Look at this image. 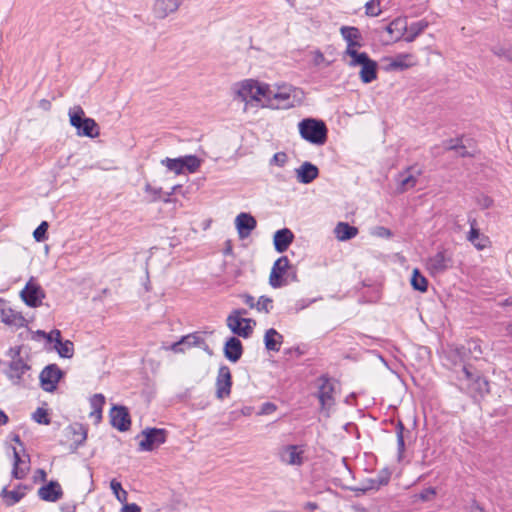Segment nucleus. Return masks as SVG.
Wrapping results in <instances>:
<instances>
[{"label":"nucleus","instance_id":"obj_44","mask_svg":"<svg viewBox=\"0 0 512 512\" xmlns=\"http://www.w3.org/2000/svg\"><path fill=\"white\" fill-rule=\"evenodd\" d=\"M365 13L368 16H378L381 13L380 9V1L379 0H370L365 4Z\"/></svg>","mask_w":512,"mask_h":512},{"label":"nucleus","instance_id":"obj_43","mask_svg":"<svg viewBox=\"0 0 512 512\" xmlns=\"http://www.w3.org/2000/svg\"><path fill=\"white\" fill-rule=\"evenodd\" d=\"M32 419L38 424L48 425L50 424V419L48 417V412L44 408H37L36 411L32 414Z\"/></svg>","mask_w":512,"mask_h":512},{"label":"nucleus","instance_id":"obj_61","mask_svg":"<svg viewBox=\"0 0 512 512\" xmlns=\"http://www.w3.org/2000/svg\"><path fill=\"white\" fill-rule=\"evenodd\" d=\"M247 311L245 309H235L229 315H237L238 317H243L246 315Z\"/></svg>","mask_w":512,"mask_h":512},{"label":"nucleus","instance_id":"obj_6","mask_svg":"<svg viewBox=\"0 0 512 512\" xmlns=\"http://www.w3.org/2000/svg\"><path fill=\"white\" fill-rule=\"evenodd\" d=\"M459 381L467 389L473 397L480 396L489 392L488 381L481 377L479 374H475L467 366H463L461 373L458 377Z\"/></svg>","mask_w":512,"mask_h":512},{"label":"nucleus","instance_id":"obj_52","mask_svg":"<svg viewBox=\"0 0 512 512\" xmlns=\"http://www.w3.org/2000/svg\"><path fill=\"white\" fill-rule=\"evenodd\" d=\"M317 300H318L317 298L298 300L295 304V309L297 312L301 311V310L309 307L312 303L316 302Z\"/></svg>","mask_w":512,"mask_h":512},{"label":"nucleus","instance_id":"obj_20","mask_svg":"<svg viewBox=\"0 0 512 512\" xmlns=\"http://www.w3.org/2000/svg\"><path fill=\"white\" fill-rule=\"evenodd\" d=\"M111 425L119 431H127L131 421L128 410L123 406H114L110 411Z\"/></svg>","mask_w":512,"mask_h":512},{"label":"nucleus","instance_id":"obj_7","mask_svg":"<svg viewBox=\"0 0 512 512\" xmlns=\"http://www.w3.org/2000/svg\"><path fill=\"white\" fill-rule=\"evenodd\" d=\"M350 67L361 66L359 72L360 79L363 83L368 84L377 78V62L372 60L365 52L348 62Z\"/></svg>","mask_w":512,"mask_h":512},{"label":"nucleus","instance_id":"obj_58","mask_svg":"<svg viewBox=\"0 0 512 512\" xmlns=\"http://www.w3.org/2000/svg\"><path fill=\"white\" fill-rule=\"evenodd\" d=\"M121 512H141V508L135 503L125 504L121 508Z\"/></svg>","mask_w":512,"mask_h":512},{"label":"nucleus","instance_id":"obj_27","mask_svg":"<svg viewBox=\"0 0 512 512\" xmlns=\"http://www.w3.org/2000/svg\"><path fill=\"white\" fill-rule=\"evenodd\" d=\"M38 495L44 501L56 502L62 497L63 492L58 482L51 481L47 485L39 488Z\"/></svg>","mask_w":512,"mask_h":512},{"label":"nucleus","instance_id":"obj_3","mask_svg":"<svg viewBox=\"0 0 512 512\" xmlns=\"http://www.w3.org/2000/svg\"><path fill=\"white\" fill-rule=\"evenodd\" d=\"M70 125L76 129L80 137L96 138L100 135V128L96 121L86 117L80 106H74L68 111Z\"/></svg>","mask_w":512,"mask_h":512},{"label":"nucleus","instance_id":"obj_14","mask_svg":"<svg viewBox=\"0 0 512 512\" xmlns=\"http://www.w3.org/2000/svg\"><path fill=\"white\" fill-rule=\"evenodd\" d=\"M226 323L231 332L239 337L248 338L253 332L256 322L253 319L228 315Z\"/></svg>","mask_w":512,"mask_h":512},{"label":"nucleus","instance_id":"obj_11","mask_svg":"<svg viewBox=\"0 0 512 512\" xmlns=\"http://www.w3.org/2000/svg\"><path fill=\"white\" fill-rule=\"evenodd\" d=\"M22 301L29 307H39L45 298V292L41 286L31 278L20 292Z\"/></svg>","mask_w":512,"mask_h":512},{"label":"nucleus","instance_id":"obj_18","mask_svg":"<svg viewBox=\"0 0 512 512\" xmlns=\"http://www.w3.org/2000/svg\"><path fill=\"white\" fill-rule=\"evenodd\" d=\"M13 451V469L12 476L15 479H23L26 477L30 469V457L24 451L21 454L16 447L12 448Z\"/></svg>","mask_w":512,"mask_h":512},{"label":"nucleus","instance_id":"obj_28","mask_svg":"<svg viewBox=\"0 0 512 512\" xmlns=\"http://www.w3.org/2000/svg\"><path fill=\"white\" fill-rule=\"evenodd\" d=\"M201 343H203V339L200 336L197 334H189L183 336L178 342H175L169 347H166V349H169L175 353H183L185 348L199 346Z\"/></svg>","mask_w":512,"mask_h":512},{"label":"nucleus","instance_id":"obj_40","mask_svg":"<svg viewBox=\"0 0 512 512\" xmlns=\"http://www.w3.org/2000/svg\"><path fill=\"white\" fill-rule=\"evenodd\" d=\"M161 164L165 166L169 171L180 175L183 172L182 158H165L161 160Z\"/></svg>","mask_w":512,"mask_h":512},{"label":"nucleus","instance_id":"obj_57","mask_svg":"<svg viewBox=\"0 0 512 512\" xmlns=\"http://www.w3.org/2000/svg\"><path fill=\"white\" fill-rule=\"evenodd\" d=\"M276 410V405L270 402H266L262 405L260 414H270Z\"/></svg>","mask_w":512,"mask_h":512},{"label":"nucleus","instance_id":"obj_48","mask_svg":"<svg viewBox=\"0 0 512 512\" xmlns=\"http://www.w3.org/2000/svg\"><path fill=\"white\" fill-rule=\"evenodd\" d=\"M48 229V223L43 221L33 232V236L37 242L44 241L46 239V232Z\"/></svg>","mask_w":512,"mask_h":512},{"label":"nucleus","instance_id":"obj_55","mask_svg":"<svg viewBox=\"0 0 512 512\" xmlns=\"http://www.w3.org/2000/svg\"><path fill=\"white\" fill-rule=\"evenodd\" d=\"M326 61L323 53L319 50L313 52V63L317 66L323 64Z\"/></svg>","mask_w":512,"mask_h":512},{"label":"nucleus","instance_id":"obj_33","mask_svg":"<svg viewBox=\"0 0 512 512\" xmlns=\"http://www.w3.org/2000/svg\"><path fill=\"white\" fill-rule=\"evenodd\" d=\"M428 25V21L424 19L413 22L410 24V26L407 25V30L405 31L407 33L405 36V41L413 42L417 36H419L428 27Z\"/></svg>","mask_w":512,"mask_h":512},{"label":"nucleus","instance_id":"obj_53","mask_svg":"<svg viewBox=\"0 0 512 512\" xmlns=\"http://www.w3.org/2000/svg\"><path fill=\"white\" fill-rule=\"evenodd\" d=\"M435 495H436V490H435V488L429 487V488L424 489V490L419 494V498H420L422 501H429V500H431Z\"/></svg>","mask_w":512,"mask_h":512},{"label":"nucleus","instance_id":"obj_1","mask_svg":"<svg viewBox=\"0 0 512 512\" xmlns=\"http://www.w3.org/2000/svg\"><path fill=\"white\" fill-rule=\"evenodd\" d=\"M234 100L245 103V106L265 107L267 84L255 79H244L231 87Z\"/></svg>","mask_w":512,"mask_h":512},{"label":"nucleus","instance_id":"obj_4","mask_svg":"<svg viewBox=\"0 0 512 512\" xmlns=\"http://www.w3.org/2000/svg\"><path fill=\"white\" fill-rule=\"evenodd\" d=\"M300 136L313 145H323L327 140V127L322 120L305 118L298 123Z\"/></svg>","mask_w":512,"mask_h":512},{"label":"nucleus","instance_id":"obj_30","mask_svg":"<svg viewBox=\"0 0 512 512\" xmlns=\"http://www.w3.org/2000/svg\"><path fill=\"white\" fill-rule=\"evenodd\" d=\"M283 343V336L274 328H270L265 332L264 344L268 351L278 352Z\"/></svg>","mask_w":512,"mask_h":512},{"label":"nucleus","instance_id":"obj_16","mask_svg":"<svg viewBox=\"0 0 512 512\" xmlns=\"http://www.w3.org/2000/svg\"><path fill=\"white\" fill-rule=\"evenodd\" d=\"M422 174V170L418 166H410L403 172L399 173L396 181L398 184L397 190L400 193L414 188L418 182V178Z\"/></svg>","mask_w":512,"mask_h":512},{"label":"nucleus","instance_id":"obj_62","mask_svg":"<svg viewBox=\"0 0 512 512\" xmlns=\"http://www.w3.org/2000/svg\"><path fill=\"white\" fill-rule=\"evenodd\" d=\"M8 416L0 409V426L7 424Z\"/></svg>","mask_w":512,"mask_h":512},{"label":"nucleus","instance_id":"obj_29","mask_svg":"<svg viewBox=\"0 0 512 512\" xmlns=\"http://www.w3.org/2000/svg\"><path fill=\"white\" fill-rule=\"evenodd\" d=\"M243 353L241 341L236 337H230L224 345V355L231 362H237Z\"/></svg>","mask_w":512,"mask_h":512},{"label":"nucleus","instance_id":"obj_9","mask_svg":"<svg viewBox=\"0 0 512 512\" xmlns=\"http://www.w3.org/2000/svg\"><path fill=\"white\" fill-rule=\"evenodd\" d=\"M340 34L347 44L344 56H349L351 59H354L361 55L358 49L363 46V43L359 29L353 26H342L340 28Z\"/></svg>","mask_w":512,"mask_h":512},{"label":"nucleus","instance_id":"obj_49","mask_svg":"<svg viewBox=\"0 0 512 512\" xmlns=\"http://www.w3.org/2000/svg\"><path fill=\"white\" fill-rule=\"evenodd\" d=\"M403 431L404 426L402 423H399V425L397 426V445L400 455L403 453L405 447Z\"/></svg>","mask_w":512,"mask_h":512},{"label":"nucleus","instance_id":"obj_22","mask_svg":"<svg viewBox=\"0 0 512 512\" xmlns=\"http://www.w3.org/2000/svg\"><path fill=\"white\" fill-rule=\"evenodd\" d=\"M181 4L182 0H154L153 13L156 18L164 19L175 13Z\"/></svg>","mask_w":512,"mask_h":512},{"label":"nucleus","instance_id":"obj_45","mask_svg":"<svg viewBox=\"0 0 512 512\" xmlns=\"http://www.w3.org/2000/svg\"><path fill=\"white\" fill-rule=\"evenodd\" d=\"M475 202L481 209H489L493 206L494 200L486 194H479L475 197Z\"/></svg>","mask_w":512,"mask_h":512},{"label":"nucleus","instance_id":"obj_59","mask_svg":"<svg viewBox=\"0 0 512 512\" xmlns=\"http://www.w3.org/2000/svg\"><path fill=\"white\" fill-rule=\"evenodd\" d=\"M242 298L246 305H248L250 308H255L256 302H255L254 297H252L251 295L245 294L242 296Z\"/></svg>","mask_w":512,"mask_h":512},{"label":"nucleus","instance_id":"obj_13","mask_svg":"<svg viewBox=\"0 0 512 512\" xmlns=\"http://www.w3.org/2000/svg\"><path fill=\"white\" fill-rule=\"evenodd\" d=\"M64 372L56 364L47 365L40 373L41 388L46 392H54Z\"/></svg>","mask_w":512,"mask_h":512},{"label":"nucleus","instance_id":"obj_42","mask_svg":"<svg viewBox=\"0 0 512 512\" xmlns=\"http://www.w3.org/2000/svg\"><path fill=\"white\" fill-rule=\"evenodd\" d=\"M390 476L391 474L387 469L381 470L375 477L376 484L374 486H364L363 490H378L381 486L388 484Z\"/></svg>","mask_w":512,"mask_h":512},{"label":"nucleus","instance_id":"obj_56","mask_svg":"<svg viewBox=\"0 0 512 512\" xmlns=\"http://www.w3.org/2000/svg\"><path fill=\"white\" fill-rule=\"evenodd\" d=\"M57 340H62L61 338V332L59 330H52L48 335H47V341L52 343L54 342V344L57 343Z\"/></svg>","mask_w":512,"mask_h":512},{"label":"nucleus","instance_id":"obj_54","mask_svg":"<svg viewBox=\"0 0 512 512\" xmlns=\"http://www.w3.org/2000/svg\"><path fill=\"white\" fill-rule=\"evenodd\" d=\"M74 433L78 435V439L76 442L78 444H82L86 440V431L81 425H77L76 427L72 428Z\"/></svg>","mask_w":512,"mask_h":512},{"label":"nucleus","instance_id":"obj_46","mask_svg":"<svg viewBox=\"0 0 512 512\" xmlns=\"http://www.w3.org/2000/svg\"><path fill=\"white\" fill-rule=\"evenodd\" d=\"M255 308L259 312H265L268 313L270 309L272 308V300L266 296H261L258 301L256 302Z\"/></svg>","mask_w":512,"mask_h":512},{"label":"nucleus","instance_id":"obj_25","mask_svg":"<svg viewBox=\"0 0 512 512\" xmlns=\"http://www.w3.org/2000/svg\"><path fill=\"white\" fill-rule=\"evenodd\" d=\"M470 231L467 234V240L479 251L489 246V238L480 233L477 228L476 219L469 220Z\"/></svg>","mask_w":512,"mask_h":512},{"label":"nucleus","instance_id":"obj_64","mask_svg":"<svg viewBox=\"0 0 512 512\" xmlns=\"http://www.w3.org/2000/svg\"><path fill=\"white\" fill-rule=\"evenodd\" d=\"M12 440H13L14 442H16L19 446H21V447L23 446V444H22V442H21V440H20V437H19L18 435H14V436L12 437Z\"/></svg>","mask_w":512,"mask_h":512},{"label":"nucleus","instance_id":"obj_47","mask_svg":"<svg viewBox=\"0 0 512 512\" xmlns=\"http://www.w3.org/2000/svg\"><path fill=\"white\" fill-rule=\"evenodd\" d=\"M288 162V156L285 152H277L270 160V165L284 167Z\"/></svg>","mask_w":512,"mask_h":512},{"label":"nucleus","instance_id":"obj_37","mask_svg":"<svg viewBox=\"0 0 512 512\" xmlns=\"http://www.w3.org/2000/svg\"><path fill=\"white\" fill-rule=\"evenodd\" d=\"M411 286L413 289L420 291V292H426L428 288V281L427 279L420 273V271L415 268L412 272L411 280H410Z\"/></svg>","mask_w":512,"mask_h":512},{"label":"nucleus","instance_id":"obj_35","mask_svg":"<svg viewBox=\"0 0 512 512\" xmlns=\"http://www.w3.org/2000/svg\"><path fill=\"white\" fill-rule=\"evenodd\" d=\"M54 349L62 358H71L74 355V344L70 340H57Z\"/></svg>","mask_w":512,"mask_h":512},{"label":"nucleus","instance_id":"obj_50","mask_svg":"<svg viewBox=\"0 0 512 512\" xmlns=\"http://www.w3.org/2000/svg\"><path fill=\"white\" fill-rule=\"evenodd\" d=\"M495 54L508 61H512V45L496 50Z\"/></svg>","mask_w":512,"mask_h":512},{"label":"nucleus","instance_id":"obj_8","mask_svg":"<svg viewBox=\"0 0 512 512\" xmlns=\"http://www.w3.org/2000/svg\"><path fill=\"white\" fill-rule=\"evenodd\" d=\"M305 446L287 444L279 447L277 456L281 463L288 466H301L305 462Z\"/></svg>","mask_w":512,"mask_h":512},{"label":"nucleus","instance_id":"obj_10","mask_svg":"<svg viewBox=\"0 0 512 512\" xmlns=\"http://www.w3.org/2000/svg\"><path fill=\"white\" fill-rule=\"evenodd\" d=\"M167 432L160 428H146L142 431L139 450L152 451L165 443Z\"/></svg>","mask_w":512,"mask_h":512},{"label":"nucleus","instance_id":"obj_63","mask_svg":"<svg viewBox=\"0 0 512 512\" xmlns=\"http://www.w3.org/2000/svg\"><path fill=\"white\" fill-rule=\"evenodd\" d=\"M40 106H41L42 108H44V109H46V110H47V109H49V107H50V102H49V101H47V100H41V101H40Z\"/></svg>","mask_w":512,"mask_h":512},{"label":"nucleus","instance_id":"obj_12","mask_svg":"<svg viewBox=\"0 0 512 512\" xmlns=\"http://www.w3.org/2000/svg\"><path fill=\"white\" fill-rule=\"evenodd\" d=\"M0 321L6 326L14 329L22 328L26 325V319L21 312L13 309L11 305L0 298Z\"/></svg>","mask_w":512,"mask_h":512},{"label":"nucleus","instance_id":"obj_32","mask_svg":"<svg viewBox=\"0 0 512 512\" xmlns=\"http://www.w3.org/2000/svg\"><path fill=\"white\" fill-rule=\"evenodd\" d=\"M357 233L358 229L356 227L351 226L345 222H339L334 229L335 237L339 241L350 240L354 238L357 235Z\"/></svg>","mask_w":512,"mask_h":512},{"label":"nucleus","instance_id":"obj_2","mask_svg":"<svg viewBox=\"0 0 512 512\" xmlns=\"http://www.w3.org/2000/svg\"><path fill=\"white\" fill-rule=\"evenodd\" d=\"M301 94L302 92L299 89L289 84L275 86L267 84L265 107L272 109H289L295 107L301 102Z\"/></svg>","mask_w":512,"mask_h":512},{"label":"nucleus","instance_id":"obj_34","mask_svg":"<svg viewBox=\"0 0 512 512\" xmlns=\"http://www.w3.org/2000/svg\"><path fill=\"white\" fill-rule=\"evenodd\" d=\"M105 404V397L102 394H95L90 398L92 408L91 416L99 420L102 417V409Z\"/></svg>","mask_w":512,"mask_h":512},{"label":"nucleus","instance_id":"obj_15","mask_svg":"<svg viewBox=\"0 0 512 512\" xmlns=\"http://www.w3.org/2000/svg\"><path fill=\"white\" fill-rule=\"evenodd\" d=\"M334 391L335 386L332 381L326 378L320 379L318 399L321 404V410L327 417L330 416L331 409L335 404Z\"/></svg>","mask_w":512,"mask_h":512},{"label":"nucleus","instance_id":"obj_17","mask_svg":"<svg viewBox=\"0 0 512 512\" xmlns=\"http://www.w3.org/2000/svg\"><path fill=\"white\" fill-rule=\"evenodd\" d=\"M452 265L451 257L445 251H439L430 256L426 261V267L431 275H439L449 269Z\"/></svg>","mask_w":512,"mask_h":512},{"label":"nucleus","instance_id":"obj_23","mask_svg":"<svg viewBox=\"0 0 512 512\" xmlns=\"http://www.w3.org/2000/svg\"><path fill=\"white\" fill-rule=\"evenodd\" d=\"M257 222L249 213L242 212L235 218V226L240 238H246L256 228Z\"/></svg>","mask_w":512,"mask_h":512},{"label":"nucleus","instance_id":"obj_24","mask_svg":"<svg viewBox=\"0 0 512 512\" xmlns=\"http://www.w3.org/2000/svg\"><path fill=\"white\" fill-rule=\"evenodd\" d=\"M296 179L301 184L313 182L319 175V169L311 162H304L295 169Z\"/></svg>","mask_w":512,"mask_h":512},{"label":"nucleus","instance_id":"obj_39","mask_svg":"<svg viewBox=\"0 0 512 512\" xmlns=\"http://www.w3.org/2000/svg\"><path fill=\"white\" fill-rule=\"evenodd\" d=\"M183 172L188 171L189 173H195L201 166V160L195 155H186L181 157Z\"/></svg>","mask_w":512,"mask_h":512},{"label":"nucleus","instance_id":"obj_26","mask_svg":"<svg viewBox=\"0 0 512 512\" xmlns=\"http://www.w3.org/2000/svg\"><path fill=\"white\" fill-rule=\"evenodd\" d=\"M294 240L293 232L288 228L277 230L273 237L275 250L279 253L285 252Z\"/></svg>","mask_w":512,"mask_h":512},{"label":"nucleus","instance_id":"obj_36","mask_svg":"<svg viewBox=\"0 0 512 512\" xmlns=\"http://www.w3.org/2000/svg\"><path fill=\"white\" fill-rule=\"evenodd\" d=\"M413 65V56L410 54H399L390 63V68L403 70Z\"/></svg>","mask_w":512,"mask_h":512},{"label":"nucleus","instance_id":"obj_21","mask_svg":"<svg viewBox=\"0 0 512 512\" xmlns=\"http://www.w3.org/2000/svg\"><path fill=\"white\" fill-rule=\"evenodd\" d=\"M289 267V260L286 256L278 258L271 269L269 276V284L273 288H279L283 286V275Z\"/></svg>","mask_w":512,"mask_h":512},{"label":"nucleus","instance_id":"obj_5","mask_svg":"<svg viewBox=\"0 0 512 512\" xmlns=\"http://www.w3.org/2000/svg\"><path fill=\"white\" fill-rule=\"evenodd\" d=\"M10 353L12 354V359L5 374L12 384L21 385L26 381L30 366L20 357V347L11 349Z\"/></svg>","mask_w":512,"mask_h":512},{"label":"nucleus","instance_id":"obj_38","mask_svg":"<svg viewBox=\"0 0 512 512\" xmlns=\"http://www.w3.org/2000/svg\"><path fill=\"white\" fill-rule=\"evenodd\" d=\"M1 496L7 506H13L18 503L24 496V492L17 490L9 491L6 487H4L1 491Z\"/></svg>","mask_w":512,"mask_h":512},{"label":"nucleus","instance_id":"obj_19","mask_svg":"<svg viewBox=\"0 0 512 512\" xmlns=\"http://www.w3.org/2000/svg\"><path fill=\"white\" fill-rule=\"evenodd\" d=\"M232 378L228 366H221L216 379V395L219 399L228 397L231 392Z\"/></svg>","mask_w":512,"mask_h":512},{"label":"nucleus","instance_id":"obj_31","mask_svg":"<svg viewBox=\"0 0 512 512\" xmlns=\"http://www.w3.org/2000/svg\"><path fill=\"white\" fill-rule=\"evenodd\" d=\"M385 30L391 36V39L397 41L407 30V21L405 18H396L386 26Z\"/></svg>","mask_w":512,"mask_h":512},{"label":"nucleus","instance_id":"obj_60","mask_svg":"<svg viewBox=\"0 0 512 512\" xmlns=\"http://www.w3.org/2000/svg\"><path fill=\"white\" fill-rule=\"evenodd\" d=\"M376 234L380 237H390L392 235L391 231L385 227H377Z\"/></svg>","mask_w":512,"mask_h":512},{"label":"nucleus","instance_id":"obj_41","mask_svg":"<svg viewBox=\"0 0 512 512\" xmlns=\"http://www.w3.org/2000/svg\"><path fill=\"white\" fill-rule=\"evenodd\" d=\"M110 488H111L114 496L120 503L127 502L128 493L126 490H124L122 488V485L119 481H117L116 479H112L110 482Z\"/></svg>","mask_w":512,"mask_h":512},{"label":"nucleus","instance_id":"obj_51","mask_svg":"<svg viewBox=\"0 0 512 512\" xmlns=\"http://www.w3.org/2000/svg\"><path fill=\"white\" fill-rule=\"evenodd\" d=\"M145 191L151 195V201H156L160 197L161 188H156L150 184H146Z\"/></svg>","mask_w":512,"mask_h":512}]
</instances>
